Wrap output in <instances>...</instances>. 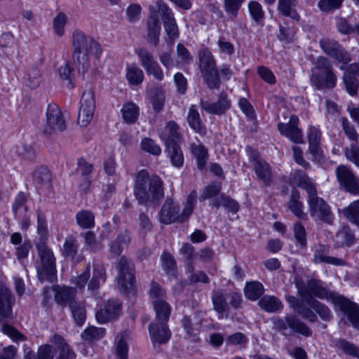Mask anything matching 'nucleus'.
I'll list each match as a JSON object with an SVG mask.
<instances>
[{"instance_id":"nucleus-1","label":"nucleus","mask_w":359,"mask_h":359,"mask_svg":"<svg viewBox=\"0 0 359 359\" xmlns=\"http://www.w3.org/2000/svg\"><path fill=\"white\" fill-rule=\"evenodd\" d=\"M159 16L162 18L165 31L171 41L177 38L179 35L178 27L172 11L162 0H156L149 6L148 20V40L154 45L158 43L161 32Z\"/></svg>"},{"instance_id":"nucleus-2","label":"nucleus","mask_w":359,"mask_h":359,"mask_svg":"<svg viewBox=\"0 0 359 359\" xmlns=\"http://www.w3.org/2000/svg\"><path fill=\"white\" fill-rule=\"evenodd\" d=\"M72 45L73 60L82 74L87 72L91 62L99 60L102 53L100 43L79 29L73 32Z\"/></svg>"},{"instance_id":"nucleus-3","label":"nucleus","mask_w":359,"mask_h":359,"mask_svg":"<svg viewBox=\"0 0 359 359\" xmlns=\"http://www.w3.org/2000/svg\"><path fill=\"white\" fill-rule=\"evenodd\" d=\"M296 285L299 294L302 298L314 295L320 299H331L340 309L347 313L353 325L359 328V306L342 296L332 294L322 286L320 281L310 280L306 287L302 286L299 281H296Z\"/></svg>"},{"instance_id":"nucleus-4","label":"nucleus","mask_w":359,"mask_h":359,"mask_svg":"<svg viewBox=\"0 0 359 359\" xmlns=\"http://www.w3.org/2000/svg\"><path fill=\"white\" fill-rule=\"evenodd\" d=\"M134 191L140 203H147L150 198L153 200L159 199L163 195L161 180L158 176L149 177L144 170L138 172Z\"/></svg>"},{"instance_id":"nucleus-5","label":"nucleus","mask_w":359,"mask_h":359,"mask_svg":"<svg viewBox=\"0 0 359 359\" xmlns=\"http://www.w3.org/2000/svg\"><path fill=\"white\" fill-rule=\"evenodd\" d=\"M311 81L319 89L333 88L335 86L337 77L327 58L319 57L317 59L311 71Z\"/></svg>"},{"instance_id":"nucleus-6","label":"nucleus","mask_w":359,"mask_h":359,"mask_svg":"<svg viewBox=\"0 0 359 359\" xmlns=\"http://www.w3.org/2000/svg\"><path fill=\"white\" fill-rule=\"evenodd\" d=\"M38 250L41 262L36 267L39 279L41 281L48 280L53 281L55 273V259L52 250L46 245H39Z\"/></svg>"},{"instance_id":"nucleus-7","label":"nucleus","mask_w":359,"mask_h":359,"mask_svg":"<svg viewBox=\"0 0 359 359\" xmlns=\"http://www.w3.org/2000/svg\"><path fill=\"white\" fill-rule=\"evenodd\" d=\"M95 110V97L93 89H86L80 101L78 123L81 127L87 126L92 121Z\"/></svg>"},{"instance_id":"nucleus-8","label":"nucleus","mask_w":359,"mask_h":359,"mask_svg":"<svg viewBox=\"0 0 359 359\" xmlns=\"http://www.w3.org/2000/svg\"><path fill=\"white\" fill-rule=\"evenodd\" d=\"M309 198L307 201L311 217L325 221L330 219V211L324 200L317 196L316 189L308 188Z\"/></svg>"},{"instance_id":"nucleus-9","label":"nucleus","mask_w":359,"mask_h":359,"mask_svg":"<svg viewBox=\"0 0 359 359\" xmlns=\"http://www.w3.org/2000/svg\"><path fill=\"white\" fill-rule=\"evenodd\" d=\"M135 53L147 75L152 76L158 81L163 80V70L151 52L145 48H139L135 50Z\"/></svg>"},{"instance_id":"nucleus-10","label":"nucleus","mask_w":359,"mask_h":359,"mask_svg":"<svg viewBox=\"0 0 359 359\" xmlns=\"http://www.w3.org/2000/svg\"><path fill=\"white\" fill-rule=\"evenodd\" d=\"M65 128L66 123L58 106L55 104H49L46 111V126L43 133L52 134L62 131Z\"/></svg>"},{"instance_id":"nucleus-11","label":"nucleus","mask_w":359,"mask_h":359,"mask_svg":"<svg viewBox=\"0 0 359 359\" xmlns=\"http://www.w3.org/2000/svg\"><path fill=\"white\" fill-rule=\"evenodd\" d=\"M200 68L210 88L215 87L218 83L215 64L208 50L204 49L199 53Z\"/></svg>"},{"instance_id":"nucleus-12","label":"nucleus","mask_w":359,"mask_h":359,"mask_svg":"<svg viewBox=\"0 0 359 359\" xmlns=\"http://www.w3.org/2000/svg\"><path fill=\"white\" fill-rule=\"evenodd\" d=\"M75 294V290L72 287L67 286H55L43 289L45 299H48L53 295L55 301L61 305L68 304L69 306L70 303H74Z\"/></svg>"},{"instance_id":"nucleus-13","label":"nucleus","mask_w":359,"mask_h":359,"mask_svg":"<svg viewBox=\"0 0 359 359\" xmlns=\"http://www.w3.org/2000/svg\"><path fill=\"white\" fill-rule=\"evenodd\" d=\"M118 267V285L123 292L128 293L133 290L135 284L133 269L125 258L120 259Z\"/></svg>"},{"instance_id":"nucleus-14","label":"nucleus","mask_w":359,"mask_h":359,"mask_svg":"<svg viewBox=\"0 0 359 359\" xmlns=\"http://www.w3.org/2000/svg\"><path fill=\"white\" fill-rule=\"evenodd\" d=\"M336 175L339 184L348 192L359 194V180L351 170L344 165L339 166Z\"/></svg>"},{"instance_id":"nucleus-15","label":"nucleus","mask_w":359,"mask_h":359,"mask_svg":"<svg viewBox=\"0 0 359 359\" xmlns=\"http://www.w3.org/2000/svg\"><path fill=\"white\" fill-rule=\"evenodd\" d=\"M149 333L154 345L167 343L171 337L168 323L152 322L149 325Z\"/></svg>"},{"instance_id":"nucleus-16","label":"nucleus","mask_w":359,"mask_h":359,"mask_svg":"<svg viewBox=\"0 0 359 359\" xmlns=\"http://www.w3.org/2000/svg\"><path fill=\"white\" fill-rule=\"evenodd\" d=\"M323 50L328 55L332 57L339 62L346 64L350 58L344 50L335 41L323 39L320 41Z\"/></svg>"},{"instance_id":"nucleus-17","label":"nucleus","mask_w":359,"mask_h":359,"mask_svg":"<svg viewBox=\"0 0 359 359\" xmlns=\"http://www.w3.org/2000/svg\"><path fill=\"white\" fill-rule=\"evenodd\" d=\"M299 118L292 116L288 123H280L278 128L281 135L285 136L295 143L303 142V135L301 130L297 126Z\"/></svg>"},{"instance_id":"nucleus-18","label":"nucleus","mask_w":359,"mask_h":359,"mask_svg":"<svg viewBox=\"0 0 359 359\" xmlns=\"http://www.w3.org/2000/svg\"><path fill=\"white\" fill-rule=\"evenodd\" d=\"M309 151L313 160L320 161L323 156V151L320 147L321 132L318 128L310 126L307 134Z\"/></svg>"},{"instance_id":"nucleus-19","label":"nucleus","mask_w":359,"mask_h":359,"mask_svg":"<svg viewBox=\"0 0 359 359\" xmlns=\"http://www.w3.org/2000/svg\"><path fill=\"white\" fill-rule=\"evenodd\" d=\"M121 311V305L116 300H109L104 309L98 311L95 317L99 323L103 324L116 318Z\"/></svg>"},{"instance_id":"nucleus-20","label":"nucleus","mask_w":359,"mask_h":359,"mask_svg":"<svg viewBox=\"0 0 359 359\" xmlns=\"http://www.w3.org/2000/svg\"><path fill=\"white\" fill-rule=\"evenodd\" d=\"M179 206L171 200H167L163 205L159 214L161 222L163 224H171L175 222H180Z\"/></svg>"},{"instance_id":"nucleus-21","label":"nucleus","mask_w":359,"mask_h":359,"mask_svg":"<svg viewBox=\"0 0 359 359\" xmlns=\"http://www.w3.org/2000/svg\"><path fill=\"white\" fill-rule=\"evenodd\" d=\"M190 151L196 161L199 170L205 168L208 161V151L207 148L201 143H192L190 145Z\"/></svg>"},{"instance_id":"nucleus-22","label":"nucleus","mask_w":359,"mask_h":359,"mask_svg":"<svg viewBox=\"0 0 359 359\" xmlns=\"http://www.w3.org/2000/svg\"><path fill=\"white\" fill-rule=\"evenodd\" d=\"M153 310L155 313V322L168 323L171 313V306L165 299L152 301Z\"/></svg>"},{"instance_id":"nucleus-23","label":"nucleus","mask_w":359,"mask_h":359,"mask_svg":"<svg viewBox=\"0 0 359 359\" xmlns=\"http://www.w3.org/2000/svg\"><path fill=\"white\" fill-rule=\"evenodd\" d=\"M352 74L359 76V65L352 64L349 67V69L346 70L344 75V84L347 92L351 95H354L358 89V82L356 79Z\"/></svg>"},{"instance_id":"nucleus-24","label":"nucleus","mask_w":359,"mask_h":359,"mask_svg":"<svg viewBox=\"0 0 359 359\" xmlns=\"http://www.w3.org/2000/svg\"><path fill=\"white\" fill-rule=\"evenodd\" d=\"M286 325L290 327L292 331L301 334L305 337L311 334L310 329L303 323L292 316H287L285 318V323L280 327L284 334H287Z\"/></svg>"},{"instance_id":"nucleus-25","label":"nucleus","mask_w":359,"mask_h":359,"mask_svg":"<svg viewBox=\"0 0 359 359\" xmlns=\"http://www.w3.org/2000/svg\"><path fill=\"white\" fill-rule=\"evenodd\" d=\"M144 79L142 69L135 63H128L126 65V79L130 85L141 84Z\"/></svg>"},{"instance_id":"nucleus-26","label":"nucleus","mask_w":359,"mask_h":359,"mask_svg":"<svg viewBox=\"0 0 359 359\" xmlns=\"http://www.w3.org/2000/svg\"><path fill=\"white\" fill-rule=\"evenodd\" d=\"M11 296L9 290L0 285V321L11 316Z\"/></svg>"},{"instance_id":"nucleus-27","label":"nucleus","mask_w":359,"mask_h":359,"mask_svg":"<svg viewBox=\"0 0 359 359\" xmlns=\"http://www.w3.org/2000/svg\"><path fill=\"white\" fill-rule=\"evenodd\" d=\"M178 126L173 122L170 121L163 129L159 133L160 138L165 142V144H175L179 140Z\"/></svg>"},{"instance_id":"nucleus-28","label":"nucleus","mask_w":359,"mask_h":359,"mask_svg":"<svg viewBox=\"0 0 359 359\" xmlns=\"http://www.w3.org/2000/svg\"><path fill=\"white\" fill-rule=\"evenodd\" d=\"M187 122L190 128L200 135H205L206 129L201 122L199 113L196 107L191 106L187 114Z\"/></svg>"},{"instance_id":"nucleus-29","label":"nucleus","mask_w":359,"mask_h":359,"mask_svg":"<svg viewBox=\"0 0 359 359\" xmlns=\"http://www.w3.org/2000/svg\"><path fill=\"white\" fill-rule=\"evenodd\" d=\"M168 156L172 165L175 168H181L184 164V156L177 143L165 145Z\"/></svg>"},{"instance_id":"nucleus-30","label":"nucleus","mask_w":359,"mask_h":359,"mask_svg":"<svg viewBox=\"0 0 359 359\" xmlns=\"http://www.w3.org/2000/svg\"><path fill=\"white\" fill-rule=\"evenodd\" d=\"M299 198V194L295 190L292 191L288 202V208L295 216L303 219L306 217V214L303 210V203Z\"/></svg>"},{"instance_id":"nucleus-31","label":"nucleus","mask_w":359,"mask_h":359,"mask_svg":"<svg viewBox=\"0 0 359 359\" xmlns=\"http://www.w3.org/2000/svg\"><path fill=\"white\" fill-rule=\"evenodd\" d=\"M122 118L128 123H135L139 116V108L133 102H126L121 108Z\"/></svg>"},{"instance_id":"nucleus-32","label":"nucleus","mask_w":359,"mask_h":359,"mask_svg":"<svg viewBox=\"0 0 359 359\" xmlns=\"http://www.w3.org/2000/svg\"><path fill=\"white\" fill-rule=\"evenodd\" d=\"M230 103L226 96H222L215 103L203 102V108L208 113L220 114L229 109Z\"/></svg>"},{"instance_id":"nucleus-33","label":"nucleus","mask_w":359,"mask_h":359,"mask_svg":"<svg viewBox=\"0 0 359 359\" xmlns=\"http://www.w3.org/2000/svg\"><path fill=\"white\" fill-rule=\"evenodd\" d=\"M105 282V270L102 266H96L93 270V274L88 283V290L92 293L97 290L99 286Z\"/></svg>"},{"instance_id":"nucleus-34","label":"nucleus","mask_w":359,"mask_h":359,"mask_svg":"<svg viewBox=\"0 0 359 359\" xmlns=\"http://www.w3.org/2000/svg\"><path fill=\"white\" fill-rule=\"evenodd\" d=\"M264 292V287L257 281L247 283L244 293L245 297L252 301L257 300Z\"/></svg>"},{"instance_id":"nucleus-35","label":"nucleus","mask_w":359,"mask_h":359,"mask_svg":"<svg viewBox=\"0 0 359 359\" xmlns=\"http://www.w3.org/2000/svg\"><path fill=\"white\" fill-rule=\"evenodd\" d=\"M67 15L64 13H58L53 20V28L55 34L62 37L65 34V27L67 23Z\"/></svg>"},{"instance_id":"nucleus-36","label":"nucleus","mask_w":359,"mask_h":359,"mask_svg":"<svg viewBox=\"0 0 359 359\" xmlns=\"http://www.w3.org/2000/svg\"><path fill=\"white\" fill-rule=\"evenodd\" d=\"M259 305L267 312H275L282 307L281 302L273 296H264L259 300Z\"/></svg>"},{"instance_id":"nucleus-37","label":"nucleus","mask_w":359,"mask_h":359,"mask_svg":"<svg viewBox=\"0 0 359 359\" xmlns=\"http://www.w3.org/2000/svg\"><path fill=\"white\" fill-rule=\"evenodd\" d=\"M292 182L298 187L304 189L308 193V188L316 189L311 179L302 170H295L293 174Z\"/></svg>"},{"instance_id":"nucleus-38","label":"nucleus","mask_w":359,"mask_h":359,"mask_svg":"<svg viewBox=\"0 0 359 359\" xmlns=\"http://www.w3.org/2000/svg\"><path fill=\"white\" fill-rule=\"evenodd\" d=\"M212 303L215 310L219 314V318H224L227 309V304L224 294L219 291L215 292L212 294Z\"/></svg>"},{"instance_id":"nucleus-39","label":"nucleus","mask_w":359,"mask_h":359,"mask_svg":"<svg viewBox=\"0 0 359 359\" xmlns=\"http://www.w3.org/2000/svg\"><path fill=\"white\" fill-rule=\"evenodd\" d=\"M255 170L258 177L262 179L265 182H269L271 177L269 165L265 161L257 157L255 159Z\"/></svg>"},{"instance_id":"nucleus-40","label":"nucleus","mask_w":359,"mask_h":359,"mask_svg":"<svg viewBox=\"0 0 359 359\" xmlns=\"http://www.w3.org/2000/svg\"><path fill=\"white\" fill-rule=\"evenodd\" d=\"M76 219L78 225L83 229H89L94 226L95 217L93 214L88 210H81L76 215Z\"/></svg>"},{"instance_id":"nucleus-41","label":"nucleus","mask_w":359,"mask_h":359,"mask_svg":"<svg viewBox=\"0 0 359 359\" xmlns=\"http://www.w3.org/2000/svg\"><path fill=\"white\" fill-rule=\"evenodd\" d=\"M295 0H279L278 11L285 16H289L293 20H298L299 16L294 10Z\"/></svg>"},{"instance_id":"nucleus-42","label":"nucleus","mask_w":359,"mask_h":359,"mask_svg":"<svg viewBox=\"0 0 359 359\" xmlns=\"http://www.w3.org/2000/svg\"><path fill=\"white\" fill-rule=\"evenodd\" d=\"M197 194L196 191H192L187 196L184 203L182 212L179 215L180 222H183L187 219L192 213L196 201Z\"/></svg>"},{"instance_id":"nucleus-43","label":"nucleus","mask_w":359,"mask_h":359,"mask_svg":"<svg viewBox=\"0 0 359 359\" xmlns=\"http://www.w3.org/2000/svg\"><path fill=\"white\" fill-rule=\"evenodd\" d=\"M342 212L350 222L359 226V200L351 203Z\"/></svg>"},{"instance_id":"nucleus-44","label":"nucleus","mask_w":359,"mask_h":359,"mask_svg":"<svg viewBox=\"0 0 359 359\" xmlns=\"http://www.w3.org/2000/svg\"><path fill=\"white\" fill-rule=\"evenodd\" d=\"M104 335L105 330L104 328L90 326L85 329L81 334V337L83 340L92 341L100 339L103 338Z\"/></svg>"},{"instance_id":"nucleus-45","label":"nucleus","mask_w":359,"mask_h":359,"mask_svg":"<svg viewBox=\"0 0 359 359\" xmlns=\"http://www.w3.org/2000/svg\"><path fill=\"white\" fill-rule=\"evenodd\" d=\"M69 308L75 323L81 326L86 320L85 309L79 303L74 302L69 304Z\"/></svg>"},{"instance_id":"nucleus-46","label":"nucleus","mask_w":359,"mask_h":359,"mask_svg":"<svg viewBox=\"0 0 359 359\" xmlns=\"http://www.w3.org/2000/svg\"><path fill=\"white\" fill-rule=\"evenodd\" d=\"M322 253L319 252L318 250H316L314 253V262L316 263H328L334 265H341L343 264V261L341 259L328 257L324 254L327 251V248L325 246L321 247Z\"/></svg>"},{"instance_id":"nucleus-47","label":"nucleus","mask_w":359,"mask_h":359,"mask_svg":"<svg viewBox=\"0 0 359 359\" xmlns=\"http://www.w3.org/2000/svg\"><path fill=\"white\" fill-rule=\"evenodd\" d=\"M248 10L252 18L259 23L262 21L264 15L262 5L255 1H251L248 4Z\"/></svg>"},{"instance_id":"nucleus-48","label":"nucleus","mask_w":359,"mask_h":359,"mask_svg":"<svg viewBox=\"0 0 359 359\" xmlns=\"http://www.w3.org/2000/svg\"><path fill=\"white\" fill-rule=\"evenodd\" d=\"M141 148L143 151L151 154L158 156L161 153V149L154 141L150 138H144L141 142Z\"/></svg>"},{"instance_id":"nucleus-49","label":"nucleus","mask_w":359,"mask_h":359,"mask_svg":"<svg viewBox=\"0 0 359 359\" xmlns=\"http://www.w3.org/2000/svg\"><path fill=\"white\" fill-rule=\"evenodd\" d=\"M192 60L190 53L186 47L179 43L177 46V63L179 65H184L189 63Z\"/></svg>"},{"instance_id":"nucleus-50","label":"nucleus","mask_w":359,"mask_h":359,"mask_svg":"<svg viewBox=\"0 0 359 359\" xmlns=\"http://www.w3.org/2000/svg\"><path fill=\"white\" fill-rule=\"evenodd\" d=\"M128 347L126 339L121 337L116 344L115 355L116 359H128Z\"/></svg>"},{"instance_id":"nucleus-51","label":"nucleus","mask_w":359,"mask_h":359,"mask_svg":"<svg viewBox=\"0 0 359 359\" xmlns=\"http://www.w3.org/2000/svg\"><path fill=\"white\" fill-rule=\"evenodd\" d=\"M149 294L151 299V302L157 299H165V290L156 282L151 283Z\"/></svg>"},{"instance_id":"nucleus-52","label":"nucleus","mask_w":359,"mask_h":359,"mask_svg":"<svg viewBox=\"0 0 359 359\" xmlns=\"http://www.w3.org/2000/svg\"><path fill=\"white\" fill-rule=\"evenodd\" d=\"M294 234L297 244L302 248L306 244V236L304 227L300 223L294 225Z\"/></svg>"},{"instance_id":"nucleus-53","label":"nucleus","mask_w":359,"mask_h":359,"mask_svg":"<svg viewBox=\"0 0 359 359\" xmlns=\"http://www.w3.org/2000/svg\"><path fill=\"white\" fill-rule=\"evenodd\" d=\"M308 304L315 310L323 319H327L330 316L329 309L319 302L310 299L307 301Z\"/></svg>"},{"instance_id":"nucleus-54","label":"nucleus","mask_w":359,"mask_h":359,"mask_svg":"<svg viewBox=\"0 0 359 359\" xmlns=\"http://www.w3.org/2000/svg\"><path fill=\"white\" fill-rule=\"evenodd\" d=\"M57 72L59 76L62 80L66 81L68 84H71L73 76V69L68 62L61 65Z\"/></svg>"},{"instance_id":"nucleus-55","label":"nucleus","mask_w":359,"mask_h":359,"mask_svg":"<svg viewBox=\"0 0 359 359\" xmlns=\"http://www.w3.org/2000/svg\"><path fill=\"white\" fill-rule=\"evenodd\" d=\"M78 245L72 238H67L62 248V252L66 257H73L77 251Z\"/></svg>"},{"instance_id":"nucleus-56","label":"nucleus","mask_w":359,"mask_h":359,"mask_svg":"<svg viewBox=\"0 0 359 359\" xmlns=\"http://www.w3.org/2000/svg\"><path fill=\"white\" fill-rule=\"evenodd\" d=\"M182 325L189 337H195L198 334L200 325L198 323H193L189 318L184 317Z\"/></svg>"},{"instance_id":"nucleus-57","label":"nucleus","mask_w":359,"mask_h":359,"mask_svg":"<svg viewBox=\"0 0 359 359\" xmlns=\"http://www.w3.org/2000/svg\"><path fill=\"white\" fill-rule=\"evenodd\" d=\"M338 347L345 353L359 358V348L353 344L345 340H341L338 343Z\"/></svg>"},{"instance_id":"nucleus-58","label":"nucleus","mask_w":359,"mask_h":359,"mask_svg":"<svg viewBox=\"0 0 359 359\" xmlns=\"http://www.w3.org/2000/svg\"><path fill=\"white\" fill-rule=\"evenodd\" d=\"M221 189V186L219 184L213 183L208 185L203 191L200 200L204 201L207 198H211L215 195H217Z\"/></svg>"},{"instance_id":"nucleus-59","label":"nucleus","mask_w":359,"mask_h":359,"mask_svg":"<svg viewBox=\"0 0 359 359\" xmlns=\"http://www.w3.org/2000/svg\"><path fill=\"white\" fill-rule=\"evenodd\" d=\"M25 201L26 196L25 194L23 193H20L15 200L13 208L15 217L18 219H20L21 210H23L24 211H26L27 210L26 207L25 206Z\"/></svg>"},{"instance_id":"nucleus-60","label":"nucleus","mask_w":359,"mask_h":359,"mask_svg":"<svg viewBox=\"0 0 359 359\" xmlns=\"http://www.w3.org/2000/svg\"><path fill=\"white\" fill-rule=\"evenodd\" d=\"M213 205L215 207H219V205H223L233 212H236L238 210V205L236 201L232 200L229 198L222 196L219 201H215L213 203Z\"/></svg>"},{"instance_id":"nucleus-61","label":"nucleus","mask_w":359,"mask_h":359,"mask_svg":"<svg viewBox=\"0 0 359 359\" xmlns=\"http://www.w3.org/2000/svg\"><path fill=\"white\" fill-rule=\"evenodd\" d=\"M150 100L154 109L156 111H159L164 104V93L161 91L155 92L151 95Z\"/></svg>"},{"instance_id":"nucleus-62","label":"nucleus","mask_w":359,"mask_h":359,"mask_svg":"<svg viewBox=\"0 0 359 359\" xmlns=\"http://www.w3.org/2000/svg\"><path fill=\"white\" fill-rule=\"evenodd\" d=\"M345 155L347 159L359 167V147L356 144H353L347 148Z\"/></svg>"},{"instance_id":"nucleus-63","label":"nucleus","mask_w":359,"mask_h":359,"mask_svg":"<svg viewBox=\"0 0 359 359\" xmlns=\"http://www.w3.org/2000/svg\"><path fill=\"white\" fill-rule=\"evenodd\" d=\"M344 0H320L318 7L322 11H330L338 8Z\"/></svg>"},{"instance_id":"nucleus-64","label":"nucleus","mask_w":359,"mask_h":359,"mask_svg":"<svg viewBox=\"0 0 359 359\" xmlns=\"http://www.w3.org/2000/svg\"><path fill=\"white\" fill-rule=\"evenodd\" d=\"M247 341L248 339L241 332H237L230 335L226 339L227 345L245 346L247 344Z\"/></svg>"}]
</instances>
